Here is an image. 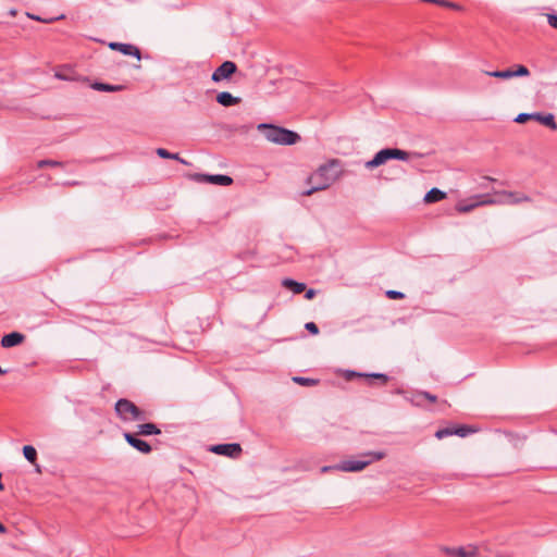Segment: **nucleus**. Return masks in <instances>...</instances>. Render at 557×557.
<instances>
[{
    "mask_svg": "<svg viewBox=\"0 0 557 557\" xmlns=\"http://www.w3.org/2000/svg\"><path fill=\"white\" fill-rule=\"evenodd\" d=\"M499 198H493L490 195H478L474 196L470 203H458L457 210L459 212H470L474 208L479 206H485V205H496V203H506V205H518L523 201H530V197L521 194V193H515V191H502L498 193Z\"/></svg>",
    "mask_w": 557,
    "mask_h": 557,
    "instance_id": "1",
    "label": "nucleus"
},
{
    "mask_svg": "<svg viewBox=\"0 0 557 557\" xmlns=\"http://www.w3.org/2000/svg\"><path fill=\"white\" fill-rule=\"evenodd\" d=\"M336 161L322 164L319 169L308 177L307 183L310 187L302 191L304 196H310L315 191L324 190L337 178V171H335Z\"/></svg>",
    "mask_w": 557,
    "mask_h": 557,
    "instance_id": "2",
    "label": "nucleus"
},
{
    "mask_svg": "<svg viewBox=\"0 0 557 557\" xmlns=\"http://www.w3.org/2000/svg\"><path fill=\"white\" fill-rule=\"evenodd\" d=\"M257 128L263 134L267 140L277 145L289 146L295 145L300 140L298 133L282 126L261 123L257 126Z\"/></svg>",
    "mask_w": 557,
    "mask_h": 557,
    "instance_id": "3",
    "label": "nucleus"
},
{
    "mask_svg": "<svg viewBox=\"0 0 557 557\" xmlns=\"http://www.w3.org/2000/svg\"><path fill=\"white\" fill-rule=\"evenodd\" d=\"M386 456L384 451H366L358 456L357 459L350 458L342 460L335 465L336 470L343 472H360L374 461H379Z\"/></svg>",
    "mask_w": 557,
    "mask_h": 557,
    "instance_id": "4",
    "label": "nucleus"
},
{
    "mask_svg": "<svg viewBox=\"0 0 557 557\" xmlns=\"http://www.w3.org/2000/svg\"><path fill=\"white\" fill-rule=\"evenodd\" d=\"M114 410L124 422L145 421L147 419L146 412L126 398H120L115 403Z\"/></svg>",
    "mask_w": 557,
    "mask_h": 557,
    "instance_id": "5",
    "label": "nucleus"
},
{
    "mask_svg": "<svg viewBox=\"0 0 557 557\" xmlns=\"http://www.w3.org/2000/svg\"><path fill=\"white\" fill-rule=\"evenodd\" d=\"M410 157V153L398 149V148H384L377 151L374 157L367 161L364 166L368 170H373L384 163H386L389 160H400V161H407Z\"/></svg>",
    "mask_w": 557,
    "mask_h": 557,
    "instance_id": "6",
    "label": "nucleus"
},
{
    "mask_svg": "<svg viewBox=\"0 0 557 557\" xmlns=\"http://www.w3.org/2000/svg\"><path fill=\"white\" fill-rule=\"evenodd\" d=\"M531 119H536V121L546 127L556 131L557 129V123L555 121V116L553 113H541V112H533V113H520L515 119V122L517 123H525L527 121Z\"/></svg>",
    "mask_w": 557,
    "mask_h": 557,
    "instance_id": "7",
    "label": "nucleus"
},
{
    "mask_svg": "<svg viewBox=\"0 0 557 557\" xmlns=\"http://www.w3.org/2000/svg\"><path fill=\"white\" fill-rule=\"evenodd\" d=\"M190 177L197 183L213 184L219 186H230L233 184V178L225 174L195 173Z\"/></svg>",
    "mask_w": 557,
    "mask_h": 557,
    "instance_id": "8",
    "label": "nucleus"
},
{
    "mask_svg": "<svg viewBox=\"0 0 557 557\" xmlns=\"http://www.w3.org/2000/svg\"><path fill=\"white\" fill-rule=\"evenodd\" d=\"M238 67L235 62L233 61H224L220 66H218L212 75L211 79L214 83H220L224 79H230L232 75H234L237 72Z\"/></svg>",
    "mask_w": 557,
    "mask_h": 557,
    "instance_id": "9",
    "label": "nucleus"
},
{
    "mask_svg": "<svg viewBox=\"0 0 557 557\" xmlns=\"http://www.w3.org/2000/svg\"><path fill=\"white\" fill-rule=\"evenodd\" d=\"M209 451L221 456L237 458L240 456L243 449L238 443H225L211 445Z\"/></svg>",
    "mask_w": 557,
    "mask_h": 557,
    "instance_id": "10",
    "label": "nucleus"
},
{
    "mask_svg": "<svg viewBox=\"0 0 557 557\" xmlns=\"http://www.w3.org/2000/svg\"><path fill=\"white\" fill-rule=\"evenodd\" d=\"M123 437L129 446L141 454H150L152 451V446L147 441L141 440L136 433L124 432Z\"/></svg>",
    "mask_w": 557,
    "mask_h": 557,
    "instance_id": "11",
    "label": "nucleus"
},
{
    "mask_svg": "<svg viewBox=\"0 0 557 557\" xmlns=\"http://www.w3.org/2000/svg\"><path fill=\"white\" fill-rule=\"evenodd\" d=\"M109 48L111 50L119 51V52H121L124 55L135 57L138 60L141 59L140 49L137 46L133 45V44H124V42H115V41H113V42L109 44Z\"/></svg>",
    "mask_w": 557,
    "mask_h": 557,
    "instance_id": "12",
    "label": "nucleus"
},
{
    "mask_svg": "<svg viewBox=\"0 0 557 557\" xmlns=\"http://www.w3.org/2000/svg\"><path fill=\"white\" fill-rule=\"evenodd\" d=\"M443 552L449 556L456 557H478L479 550L474 545H468L466 547H444Z\"/></svg>",
    "mask_w": 557,
    "mask_h": 557,
    "instance_id": "13",
    "label": "nucleus"
},
{
    "mask_svg": "<svg viewBox=\"0 0 557 557\" xmlns=\"http://www.w3.org/2000/svg\"><path fill=\"white\" fill-rule=\"evenodd\" d=\"M24 339H25V336L22 333L12 332V333L5 334L1 338V346L4 348H11V347L22 344L24 342Z\"/></svg>",
    "mask_w": 557,
    "mask_h": 557,
    "instance_id": "14",
    "label": "nucleus"
},
{
    "mask_svg": "<svg viewBox=\"0 0 557 557\" xmlns=\"http://www.w3.org/2000/svg\"><path fill=\"white\" fill-rule=\"evenodd\" d=\"M242 101L239 97L233 96L228 91H221L216 95V102L222 107H233L238 104Z\"/></svg>",
    "mask_w": 557,
    "mask_h": 557,
    "instance_id": "15",
    "label": "nucleus"
},
{
    "mask_svg": "<svg viewBox=\"0 0 557 557\" xmlns=\"http://www.w3.org/2000/svg\"><path fill=\"white\" fill-rule=\"evenodd\" d=\"M135 433L139 436H150L161 434V430L158 428L157 424L152 422H147L138 424L137 431Z\"/></svg>",
    "mask_w": 557,
    "mask_h": 557,
    "instance_id": "16",
    "label": "nucleus"
},
{
    "mask_svg": "<svg viewBox=\"0 0 557 557\" xmlns=\"http://www.w3.org/2000/svg\"><path fill=\"white\" fill-rule=\"evenodd\" d=\"M91 88L95 90H98V91H103V92H115V91H121V90L125 89V86L124 85H112V84L102 83V82H95L94 84H91Z\"/></svg>",
    "mask_w": 557,
    "mask_h": 557,
    "instance_id": "17",
    "label": "nucleus"
},
{
    "mask_svg": "<svg viewBox=\"0 0 557 557\" xmlns=\"http://www.w3.org/2000/svg\"><path fill=\"white\" fill-rule=\"evenodd\" d=\"M282 285L289 289L290 292H293L294 294H300L302 293L304 290H306V284L305 283H301V282H297L296 280L294 278H284L282 281Z\"/></svg>",
    "mask_w": 557,
    "mask_h": 557,
    "instance_id": "18",
    "label": "nucleus"
},
{
    "mask_svg": "<svg viewBox=\"0 0 557 557\" xmlns=\"http://www.w3.org/2000/svg\"><path fill=\"white\" fill-rule=\"evenodd\" d=\"M446 198V193L436 188V187H433L431 190H429L423 200L426 202V203H434V202H438L443 199Z\"/></svg>",
    "mask_w": 557,
    "mask_h": 557,
    "instance_id": "19",
    "label": "nucleus"
},
{
    "mask_svg": "<svg viewBox=\"0 0 557 557\" xmlns=\"http://www.w3.org/2000/svg\"><path fill=\"white\" fill-rule=\"evenodd\" d=\"M23 455L33 466H37V450L34 446L25 445L23 447Z\"/></svg>",
    "mask_w": 557,
    "mask_h": 557,
    "instance_id": "20",
    "label": "nucleus"
},
{
    "mask_svg": "<svg viewBox=\"0 0 557 557\" xmlns=\"http://www.w3.org/2000/svg\"><path fill=\"white\" fill-rule=\"evenodd\" d=\"M485 75L495 77V78H502V79H509L512 78L511 75V69L502 70V71H485Z\"/></svg>",
    "mask_w": 557,
    "mask_h": 557,
    "instance_id": "21",
    "label": "nucleus"
},
{
    "mask_svg": "<svg viewBox=\"0 0 557 557\" xmlns=\"http://www.w3.org/2000/svg\"><path fill=\"white\" fill-rule=\"evenodd\" d=\"M454 432H455V435H457L459 437H466L469 434L474 433L475 430L470 425L460 424V425H454Z\"/></svg>",
    "mask_w": 557,
    "mask_h": 557,
    "instance_id": "22",
    "label": "nucleus"
},
{
    "mask_svg": "<svg viewBox=\"0 0 557 557\" xmlns=\"http://www.w3.org/2000/svg\"><path fill=\"white\" fill-rule=\"evenodd\" d=\"M423 399H426L431 403H435L437 400V397H436V395L431 394L429 392H424V391H421V392H418L414 394V400H416L417 405H420L421 400H423Z\"/></svg>",
    "mask_w": 557,
    "mask_h": 557,
    "instance_id": "23",
    "label": "nucleus"
},
{
    "mask_svg": "<svg viewBox=\"0 0 557 557\" xmlns=\"http://www.w3.org/2000/svg\"><path fill=\"white\" fill-rule=\"evenodd\" d=\"M293 381L301 386H314L319 383V380L305 377V376H294Z\"/></svg>",
    "mask_w": 557,
    "mask_h": 557,
    "instance_id": "24",
    "label": "nucleus"
},
{
    "mask_svg": "<svg viewBox=\"0 0 557 557\" xmlns=\"http://www.w3.org/2000/svg\"><path fill=\"white\" fill-rule=\"evenodd\" d=\"M511 77H524L530 75V71L525 65L519 64L516 65V69H511Z\"/></svg>",
    "mask_w": 557,
    "mask_h": 557,
    "instance_id": "25",
    "label": "nucleus"
},
{
    "mask_svg": "<svg viewBox=\"0 0 557 557\" xmlns=\"http://www.w3.org/2000/svg\"><path fill=\"white\" fill-rule=\"evenodd\" d=\"M451 435H455L454 425L438 429L435 432V437L438 440H443V438L451 436Z\"/></svg>",
    "mask_w": 557,
    "mask_h": 557,
    "instance_id": "26",
    "label": "nucleus"
},
{
    "mask_svg": "<svg viewBox=\"0 0 557 557\" xmlns=\"http://www.w3.org/2000/svg\"><path fill=\"white\" fill-rule=\"evenodd\" d=\"M364 377L379 380L381 382V385H385L389 380L388 375H386L384 373H376V372L367 373V375Z\"/></svg>",
    "mask_w": 557,
    "mask_h": 557,
    "instance_id": "27",
    "label": "nucleus"
},
{
    "mask_svg": "<svg viewBox=\"0 0 557 557\" xmlns=\"http://www.w3.org/2000/svg\"><path fill=\"white\" fill-rule=\"evenodd\" d=\"M156 153H157L160 158H163V159H173V160L178 159V153L170 152V151H168V150H166V149H164V148H158V149L156 150Z\"/></svg>",
    "mask_w": 557,
    "mask_h": 557,
    "instance_id": "28",
    "label": "nucleus"
},
{
    "mask_svg": "<svg viewBox=\"0 0 557 557\" xmlns=\"http://www.w3.org/2000/svg\"><path fill=\"white\" fill-rule=\"evenodd\" d=\"M47 165L64 168V163L59 162V161H53V160H40L37 163V168L38 169H41V168L47 166Z\"/></svg>",
    "mask_w": 557,
    "mask_h": 557,
    "instance_id": "29",
    "label": "nucleus"
},
{
    "mask_svg": "<svg viewBox=\"0 0 557 557\" xmlns=\"http://www.w3.org/2000/svg\"><path fill=\"white\" fill-rule=\"evenodd\" d=\"M386 297L389 299L398 300L405 298V294L399 290L389 289L386 292Z\"/></svg>",
    "mask_w": 557,
    "mask_h": 557,
    "instance_id": "30",
    "label": "nucleus"
},
{
    "mask_svg": "<svg viewBox=\"0 0 557 557\" xmlns=\"http://www.w3.org/2000/svg\"><path fill=\"white\" fill-rule=\"evenodd\" d=\"M366 375H367V373H361V372H357V371H354V370H346L345 371V379L347 381H351L355 377H364Z\"/></svg>",
    "mask_w": 557,
    "mask_h": 557,
    "instance_id": "31",
    "label": "nucleus"
},
{
    "mask_svg": "<svg viewBox=\"0 0 557 557\" xmlns=\"http://www.w3.org/2000/svg\"><path fill=\"white\" fill-rule=\"evenodd\" d=\"M305 329L312 335L319 334V327L314 322H307Z\"/></svg>",
    "mask_w": 557,
    "mask_h": 557,
    "instance_id": "32",
    "label": "nucleus"
},
{
    "mask_svg": "<svg viewBox=\"0 0 557 557\" xmlns=\"http://www.w3.org/2000/svg\"><path fill=\"white\" fill-rule=\"evenodd\" d=\"M547 16V23L550 27L557 29V14L556 13H548Z\"/></svg>",
    "mask_w": 557,
    "mask_h": 557,
    "instance_id": "33",
    "label": "nucleus"
},
{
    "mask_svg": "<svg viewBox=\"0 0 557 557\" xmlns=\"http://www.w3.org/2000/svg\"><path fill=\"white\" fill-rule=\"evenodd\" d=\"M67 72H69V69L64 67L61 71L55 73V77L67 81V79H70Z\"/></svg>",
    "mask_w": 557,
    "mask_h": 557,
    "instance_id": "34",
    "label": "nucleus"
},
{
    "mask_svg": "<svg viewBox=\"0 0 557 557\" xmlns=\"http://www.w3.org/2000/svg\"><path fill=\"white\" fill-rule=\"evenodd\" d=\"M305 292H306V293H305V298H306L307 300H311V299H313V298H314V296L317 295V290H315V289H313V288H309V289H307V288H306V290H305Z\"/></svg>",
    "mask_w": 557,
    "mask_h": 557,
    "instance_id": "35",
    "label": "nucleus"
},
{
    "mask_svg": "<svg viewBox=\"0 0 557 557\" xmlns=\"http://www.w3.org/2000/svg\"><path fill=\"white\" fill-rule=\"evenodd\" d=\"M331 470H336L335 465L334 466H324L321 468V472H327Z\"/></svg>",
    "mask_w": 557,
    "mask_h": 557,
    "instance_id": "36",
    "label": "nucleus"
},
{
    "mask_svg": "<svg viewBox=\"0 0 557 557\" xmlns=\"http://www.w3.org/2000/svg\"><path fill=\"white\" fill-rule=\"evenodd\" d=\"M176 161H178L180 163L185 164V165H188V164H189L186 160H184V159H183V158H181L180 156H178V159H176Z\"/></svg>",
    "mask_w": 557,
    "mask_h": 557,
    "instance_id": "37",
    "label": "nucleus"
},
{
    "mask_svg": "<svg viewBox=\"0 0 557 557\" xmlns=\"http://www.w3.org/2000/svg\"><path fill=\"white\" fill-rule=\"evenodd\" d=\"M7 532V528L3 523L0 522V533H5Z\"/></svg>",
    "mask_w": 557,
    "mask_h": 557,
    "instance_id": "38",
    "label": "nucleus"
},
{
    "mask_svg": "<svg viewBox=\"0 0 557 557\" xmlns=\"http://www.w3.org/2000/svg\"><path fill=\"white\" fill-rule=\"evenodd\" d=\"M35 470H36V472L41 473V468L38 463H37V466H35Z\"/></svg>",
    "mask_w": 557,
    "mask_h": 557,
    "instance_id": "39",
    "label": "nucleus"
},
{
    "mask_svg": "<svg viewBox=\"0 0 557 557\" xmlns=\"http://www.w3.org/2000/svg\"><path fill=\"white\" fill-rule=\"evenodd\" d=\"M484 180L490 181V182H495V178L490 177V176H485Z\"/></svg>",
    "mask_w": 557,
    "mask_h": 557,
    "instance_id": "40",
    "label": "nucleus"
},
{
    "mask_svg": "<svg viewBox=\"0 0 557 557\" xmlns=\"http://www.w3.org/2000/svg\"><path fill=\"white\" fill-rule=\"evenodd\" d=\"M4 490V485L2 483H0V491H3Z\"/></svg>",
    "mask_w": 557,
    "mask_h": 557,
    "instance_id": "41",
    "label": "nucleus"
}]
</instances>
